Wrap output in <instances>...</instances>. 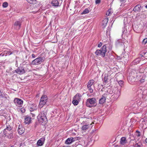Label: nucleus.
<instances>
[{"label": "nucleus", "instance_id": "obj_51", "mask_svg": "<svg viewBox=\"0 0 147 147\" xmlns=\"http://www.w3.org/2000/svg\"><path fill=\"white\" fill-rule=\"evenodd\" d=\"M136 132L137 133H140V132L138 130L136 131Z\"/></svg>", "mask_w": 147, "mask_h": 147}, {"label": "nucleus", "instance_id": "obj_28", "mask_svg": "<svg viewBox=\"0 0 147 147\" xmlns=\"http://www.w3.org/2000/svg\"><path fill=\"white\" fill-rule=\"evenodd\" d=\"M138 80H139L141 82H143L145 81V75H143L142 78L141 77L140 78H138Z\"/></svg>", "mask_w": 147, "mask_h": 147}, {"label": "nucleus", "instance_id": "obj_41", "mask_svg": "<svg viewBox=\"0 0 147 147\" xmlns=\"http://www.w3.org/2000/svg\"><path fill=\"white\" fill-rule=\"evenodd\" d=\"M137 103H135L134 104H132V106L133 107H136V106L137 107Z\"/></svg>", "mask_w": 147, "mask_h": 147}, {"label": "nucleus", "instance_id": "obj_5", "mask_svg": "<svg viewBox=\"0 0 147 147\" xmlns=\"http://www.w3.org/2000/svg\"><path fill=\"white\" fill-rule=\"evenodd\" d=\"M48 101V97L46 95H42L40 98L39 107L40 108L42 107L44 105L46 104Z\"/></svg>", "mask_w": 147, "mask_h": 147}, {"label": "nucleus", "instance_id": "obj_31", "mask_svg": "<svg viewBox=\"0 0 147 147\" xmlns=\"http://www.w3.org/2000/svg\"><path fill=\"white\" fill-rule=\"evenodd\" d=\"M134 147H142V145L140 143H138L135 144L134 145Z\"/></svg>", "mask_w": 147, "mask_h": 147}, {"label": "nucleus", "instance_id": "obj_17", "mask_svg": "<svg viewBox=\"0 0 147 147\" xmlns=\"http://www.w3.org/2000/svg\"><path fill=\"white\" fill-rule=\"evenodd\" d=\"M82 96L79 93H77L73 97L74 98L80 101L82 99Z\"/></svg>", "mask_w": 147, "mask_h": 147}, {"label": "nucleus", "instance_id": "obj_14", "mask_svg": "<svg viewBox=\"0 0 147 147\" xmlns=\"http://www.w3.org/2000/svg\"><path fill=\"white\" fill-rule=\"evenodd\" d=\"M18 133L21 135L23 134L24 131V129L23 127H22V125H19L18 126Z\"/></svg>", "mask_w": 147, "mask_h": 147}, {"label": "nucleus", "instance_id": "obj_50", "mask_svg": "<svg viewBox=\"0 0 147 147\" xmlns=\"http://www.w3.org/2000/svg\"><path fill=\"white\" fill-rule=\"evenodd\" d=\"M140 133H138V134L137 135V137H139L140 136Z\"/></svg>", "mask_w": 147, "mask_h": 147}, {"label": "nucleus", "instance_id": "obj_29", "mask_svg": "<svg viewBox=\"0 0 147 147\" xmlns=\"http://www.w3.org/2000/svg\"><path fill=\"white\" fill-rule=\"evenodd\" d=\"M108 19L107 18H105L102 21V25L105 27L106 26L108 22Z\"/></svg>", "mask_w": 147, "mask_h": 147}, {"label": "nucleus", "instance_id": "obj_34", "mask_svg": "<svg viewBox=\"0 0 147 147\" xmlns=\"http://www.w3.org/2000/svg\"><path fill=\"white\" fill-rule=\"evenodd\" d=\"M89 12V10L88 9H86L83 11L82 13V14H85L88 13Z\"/></svg>", "mask_w": 147, "mask_h": 147}, {"label": "nucleus", "instance_id": "obj_1", "mask_svg": "<svg viewBox=\"0 0 147 147\" xmlns=\"http://www.w3.org/2000/svg\"><path fill=\"white\" fill-rule=\"evenodd\" d=\"M85 104L87 107L90 108L95 107L97 105L96 100L94 98H89L86 100Z\"/></svg>", "mask_w": 147, "mask_h": 147}, {"label": "nucleus", "instance_id": "obj_13", "mask_svg": "<svg viewBox=\"0 0 147 147\" xmlns=\"http://www.w3.org/2000/svg\"><path fill=\"white\" fill-rule=\"evenodd\" d=\"M107 94H104L102 96V97L100 98L99 101V104H103L105 102L106 100V95Z\"/></svg>", "mask_w": 147, "mask_h": 147}, {"label": "nucleus", "instance_id": "obj_15", "mask_svg": "<svg viewBox=\"0 0 147 147\" xmlns=\"http://www.w3.org/2000/svg\"><path fill=\"white\" fill-rule=\"evenodd\" d=\"M141 5L140 4L136 5L133 9V11L135 12H138L141 10Z\"/></svg>", "mask_w": 147, "mask_h": 147}, {"label": "nucleus", "instance_id": "obj_24", "mask_svg": "<svg viewBox=\"0 0 147 147\" xmlns=\"http://www.w3.org/2000/svg\"><path fill=\"white\" fill-rule=\"evenodd\" d=\"M143 59H141L140 57H138L135 59L133 61V64L134 63V65L136 64L139 63L140 61L141 60H143Z\"/></svg>", "mask_w": 147, "mask_h": 147}, {"label": "nucleus", "instance_id": "obj_61", "mask_svg": "<svg viewBox=\"0 0 147 147\" xmlns=\"http://www.w3.org/2000/svg\"><path fill=\"white\" fill-rule=\"evenodd\" d=\"M102 89L101 90L102 91Z\"/></svg>", "mask_w": 147, "mask_h": 147}, {"label": "nucleus", "instance_id": "obj_58", "mask_svg": "<svg viewBox=\"0 0 147 147\" xmlns=\"http://www.w3.org/2000/svg\"><path fill=\"white\" fill-rule=\"evenodd\" d=\"M63 147H68L67 146H63Z\"/></svg>", "mask_w": 147, "mask_h": 147}, {"label": "nucleus", "instance_id": "obj_6", "mask_svg": "<svg viewBox=\"0 0 147 147\" xmlns=\"http://www.w3.org/2000/svg\"><path fill=\"white\" fill-rule=\"evenodd\" d=\"M93 123L89 124L86 123L84 124L83 123L82 126V129L84 132H85L88 129L91 128L93 126Z\"/></svg>", "mask_w": 147, "mask_h": 147}, {"label": "nucleus", "instance_id": "obj_25", "mask_svg": "<svg viewBox=\"0 0 147 147\" xmlns=\"http://www.w3.org/2000/svg\"><path fill=\"white\" fill-rule=\"evenodd\" d=\"M12 131H10L8 133L7 135H4L5 137H6L7 138L9 139L13 137Z\"/></svg>", "mask_w": 147, "mask_h": 147}, {"label": "nucleus", "instance_id": "obj_19", "mask_svg": "<svg viewBox=\"0 0 147 147\" xmlns=\"http://www.w3.org/2000/svg\"><path fill=\"white\" fill-rule=\"evenodd\" d=\"M47 110L46 109H45L43 111L40 112L38 116H40V117H46V114L47 113Z\"/></svg>", "mask_w": 147, "mask_h": 147}, {"label": "nucleus", "instance_id": "obj_42", "mask_svg": "<svg viewBox=\"0 0 147 147\" xmlns=\"http://www.w3.org/2000/svg\"><path fill=\"white\" fill-rule=\"evenodd\" d=\"M13 52H11L10 51H8L7 53V54L9 55H10L13 54Z\"/></svg>", "mask_w": 147, "mask_h": 147}, {"label": "nucleus", "instance_id": "obj_16", "mask_svg": "<svg viewBox=\"0 0 147 147\" xmlns=\"http://www.w3.org/2000/svg\"><path fill=\"white\" fill-rule=\"evenodd\" d=\"M45 140L44 138H41L38 140L37 143V144L38 146H42L44 143Z\"/></svg>", "mask_w": 147, "mask_h": 147}, {"label": "nucleus", "instance_id": "obj_4", "mask_svg": "<svg viewBox=\"0 0 147 147\" xmlns=\"http://www.w3.org/2000/svg\"><path fill=\"white\" fill-rule=\"evenodd\" d=\"M12 128L13 127L11 126L6 123V127L3 130V133L0 134V136H2L3 134V136H4V135H7V134L8 133L12 131Z\"/></svg>", "mask_w": 147, "mask_h": 147}, {"label": "nucleus", "instance_id": "obj_2", "mask_svg": "<svg viewBox=\"0 0 147 147\" xmlns=\"http://www.w3.org/2000/svg\"><path fill=\"white\" fill-rule=\"evenodd\" d=\"M106 44L104 45L100 49L97 50L95 52L96 56H100L104 57L105 56L106 53L107 52Z\"/></svg>", "mask_w": 147, "mask_h": 147}, {"label": "nucleus", "instance_id": "obj_20", "mask_svg": "<svg viewBox=\"0 0 147 147\" xmlns=\"http://www.w3.org/2000/svg\"><path fill=\"white\" fill-rule=\"evenodd\" d=\"M21 25V23L20 21H16L14 23V26L16 27V29H19Z\"/></svg>", "mask_w": 147, "mask_h": 147}, {"label": "nucleus", "instance_id": "obj_55", "mask_svg": "<svg viewBox=\"0 0 147 147\" xmlns=\"http://www.w3.org/2000/svg\"><path fill=\"white\" fill-rule=\"evenodd\" d=\"M145 141L147 143V138L146 139Z\"/></svg>", "mask_w": 147, "mask_h": 147}, {"label": "nucleus", "instance_id": "obj_44", "mask_svg": "<svg viewBox=\"0 0 147 147\" xmlns=\"http://www.w3.org/2000/svg\"><path fill=\"white\" fill-rule=\"evenodd\" d=\"M102 44L101 42H100L98 45V47H100L102 45Z\"/></svg>", "mask_w": 147, "mask_h": 147}, {"label": "nucleus", "instance_id": "obj_38", "mask_svg": "<svg viewBox=\"0 0 147 147\" xmlns=\"http://www.w3.org/2000/svg\"><path fill=\"white\" fill-rule=\"evenodd\" d=\"M147 42V38H146L144 39L142 42V43L143 44L145 45Z\"/></svg>", "mask_w": 147, "mask_h": 147}, {"label": "nucleus", "instance_id": "obj_37", "mask_svg": "<svg viewBox=\"0 0 147 147\" xmlns=\"http://www.w3.org/2000/svg\"><path fill=\"white\" fill-rule=\"evenodd\" d=\"M8 6V4L7 2H5L3 3V7L4 8H6Z\"/></svg>", "mask_w": 147, "mask_h": 147}, {"label": "nucleus", "instance_id": "obj_53", "mask_svg": "<svg viewBox=\"0 0 147 147\" xmlns=\"http://www.w3.org/2000/svg\"><path fill=\"white\" fill-rule=\"evenodd\" d=\"M120 1L121 2H124L125 1V0H120Z\"/></svg>", "mask_w": 147, "mask_h": 147}, {"label": "nucleus", "instance_id": "obj_21", "mask_svg": "<svg viewBox=\"0 0 147 147\" xmlns=\"http://www.w3.org/2000/svg\"><path fill=\"white\" fill-rule=\"evenodd\" d=\"M127 142V141L125 137H122L121 139L120 143L122 145H124Z\"/></svg>", "mask_w": 147, "mask_h": 147}, {"label": "nucleus", "instance_id": "obj_60", "mask_svg": "<svg viewBox=\"0 0 147 147\" xmlns=\"http://www.w3.org/2000/svg\"><path fill=\"white\" fill-rule=\"evenodd\" d=\"M32 114V116H33V115H33V114Z\"/></svg>", "mask_w": 147, "mask_h": 147}, {"label": "nucleus", "instance_id": "obj_26", "mask_svg": "<svg viewBox=\"0 0 147 147\" xmlns=\"http://www.w3.org/2000/svg\"><path fill=\"white\" fill-rule=\"evenodd\" d=\"M116 44L117 45H123L124 44L122 40L121 39L118 40L116 42Z\"/></svg>", "mask_w": 147, "mask_h": 147}, {"label": "nucleus", "instance_id": "obj_11", "mask_svg": "<svg viewBox=\"0 0 147 147\" xmlns=\"http://www.w3.org/2000/svg\"><path fill=\"white\" fill-rule=\"evenodd\" d=\"M77 140L76 138L71 137L67 138L65 141V143L66 144H71L73 142Z\"/></svg>", "mask_w": 147, "mask_h": 147}, {"label": "nucleus", "instance_id": "obj_32", "mask_svg": "<svg viewBox=\"0 0 147 147\" xmlns=\"http://www.w3.org/2000/svg\"><path fill=\"white\" fill-rule=\"evenodd\" d=\"M30 4H34L36 3V1L35 0H26Z\"/></svg>", "mask_w": 147, "mask_h": 147}, {"label": "nucleus", "instance_id": "obj_62", "mask_svg": "<svg viewBox=\"0 0 147 147\" xmlns=\"http://www.w3.org/2000/svg\"><path fill=\"white\" fill-rule=\"evenodd\" d=\"M1 91H0V94H1Z\"/></svg>", "mask_w": 147, "mask_h": 147}, {"label": "nucleus", "instance_id": "obj_18", "mask_svg": "<svg viewBox=\"0 0 147 147\" xmlns=\"http://www.w3.org/2000/svg\"><path fill=\"white\" fill-rule=\"evenodd\" d=\"M31 119L32 118L28 116H26L24 118L25 123L26 124H29L31 122Z\"/></svg>", "mask_w": 147, "mask_h": 147}, {"label": "nucleus", "instance_id": "obj_46", "mask_svg": "<svg viewBox=\"0 0 147 147\" xmlns=\"http://www.w3.org/2000/svg\"><path fill=\"white\" fill-rule=\"evenodd\" d=\"M30 111H33L34 110V109H33L32 108V107H30Z\"/></svg>", "mask_w": 147, "mask_h": 147}, {"label": "nucleus", "instance_id": "obj_10", "mask_svg": "<svg viewBox=\"0 0 147 147\" xmlns=\"http://www.w3.org/2000/svg\"><path fill=\"white\" fill-rule=\"evenodd\" d=\"M14 102L16 105L18 106H21L23 103V101L18 98H15L14 100Z\"/></svg>", "mask_w": 147, "mask_h": 147}, {"label": "nucleus", "instance_id": "obj_7", "mask_svg": "<svg viewBox=\"0 0 147 147\" xmlns=\"http://www.w3.org/2000/svg\"><path fill=\"white\" fill-rule=\"evenodd\" d=\"M114 96L115 99H117L121 94V89L115 88L113 90Z\"/></svg>", "mask_w": 147, "mask_h": 147}, {"label": "nucleus", "instance_id": "obj_49", "mask_svg": "<svg viewBox=\"0 0 147 147\" xmlns=\"http://www.w3.org/2000/svg\"><path fill=\"white\" fill-rule=\"evenodd\" d=\"M111 59H113L114 58V56L113 55H111Z\"/></svg>", "mask_w": 147, "mask_h": 147}, {"label": "nucleus", "instance_id": "obj_59", "mask_svg": "<svg viewBox=\"0 0 147 147\" xmlns=\"http://www.w3.org/2000/svg\"><path fill=\"white\" fill-rule=\"evenodd\" d=\"M101 86H102L103 87V85H101Z\"/></svg>", "mask_w": 147, "mask_h": 147}, {"label": "nucleus", "instance_id": "obj_23", "mask_svg": "<svg viewBox=\"0 0 147 147\" xmlns=\"http://www.w3.org/2000/svg\"><path fill=\"white\" fill-rule=\"evenodd\" d=\"M94 82L93 80H90L87 84V87H91Z\"/></svg>", "mask_w": 147, "mask_h": 147}, {"label": "nucleus", "instance_id": "obj_48", "mask_svg": "<svg viewBox=\"0 0 147 147\" xmlns=\"http://www.w3.org/2000/svg\"><path fill=\"white\" fill-rule=\"evenodd\" d=\"M143 57V55H142V54H140V56L139 57H140V58H141V59H143V58H142V57Z\"/></svg>", "mask_w": 147, "mask_h": 147}, {"label": "nucleus", "instance_id": "obj_12", "mask_svg": "<svg viewBox=\"0 0 147 147\" xmlns=\"http://www.w3.org/2000/svg\"><path fill=\"white\" fill-rule=\"evenodd\" d=\"M16 71L17 73L19 74H22L25 72L24 68L22 66H20L16 70Z\"/></svg>", "mask_w": 147, "mask_h": 147}, {"label": "nucleus", "instance_id": "obj_30", "mask_svg": "<svg viewBox=\"0 0 147 147\" xmlns=\"http://www.w3.org/2000/svg\"><path fill=\"white\" fill-rule=\"evenodd\" d=\"M79 101L73 98L72 103L75 106L77 105L79 103Z\"/></svg>", "mask_w": 147, "mask_h": 147}, {"label": "nucleus", "instance_id": "obj_39", "mask_svg": "<svg viewBox=\"0 0 147 147\" xmlns=\"http://www.w3.org/2000/svg\"><path fill=\"white\" fill-rule=\"evenodd\" d=\"M75 147H85V146L84 145L78 144L76 145Z\"/></svg>", "mask_w": 147, "mask_h": 147}, {"label": "nucleus", "instance_id": "obj_54", "mask_svg": "<svg viewBox=\"0 0 147 147\" xmlns=\"http://www.w3.org/2000/svg\"><path fill=\"white\" fill-rule=\"evenodd\" d=\"M144 7L145 8L147 9V5H144Z\"/></svg>", "mask_w": 147, "mask_h": 147}, {"label": "nucleus", "instance_id": "obj_22", "mask_svg": "<svg viewBox=\"0 0 147 147\" xmlns=\"http://www.w3.org/2000/svg\"><path fill=\"white\" fill-rule=\"evenodd\" d=\"M51 4L54 6L58 7L59 6V2L57 0H53L51 2Z\"/></svg>", "mask_w": 147, "mask_h": 147}, {"label": "nucleus", "instance_id": "obj_57", "mask_svg": "<svg viewBox=\"0 0 147 147\" xmlns=\"http://www.w3.org/2000/svg\"><path fill=\"white\" fill-rule=\"evenodd\" d=\"M16 64H18V61L17 60H16Z\"/></svg>", "mask_w": 147, "mask_h": 147}, {"label": "nucleus", "instance_id": "obj_43", "mask_svg": "<svg viewBox=\"0 0 147 147\" xmlns=\"http://www.w3.org/2000/svg\"><path fill=\"white\" fill-rule=\"evenodd\" d=\"M123 34H125L127 33V30H126L125 28H124L123 29Z\"/></svg>", "mask_w": 147, "mask_h": 147}, {"label": "nucleus", "instance_id": "obj_45", "mask_svg": "<svg viewBox=\"0 0 147 147\" xmlns=\"http://www.w3.org/2000/svg\"><path fill=\"white\" fill-rule=\"evenodd\" d=\"M20 110L22 113H24L25 111V110L23 108H21Z\"/></svg>", "mask_w": 147, "mask_h": 147}, {"label": "nucleus", "instance_id": "obj_27", "mask_svg": "<svg viewBox=\"0 0 147 147\" xmlns=\"http://www.w3.org/2000/svg\"><path fill=\"white\" fill-rule=\"evenodd\" d=\"M109 76L107 74H105L104 76V79L103 80V81L105 83L107 84L108 82V79Z\"/></svg>", "mask_w": 147, "mask_h": 147}, {"label": "nucleus", "instance_id": "obj_36", "mask_svg": "<svg viewBox=\"0 0 147 147\" xmlns=\"http://www.w3.org/2000/svg\"><path fill=\"white\" fill-rule=\"evenodd\" d=\"M112 13V12H111V9H109L108 11L107 12L106 14L107 16H109L111 15Z\"/></svg>", "mask_w": 147, "mask_h": 147}, {"label": "nucleus", "instance_id": "obj_3", "mask_svg": "<svg viewBox=\"0 0 147 147\" xmlns=\"http://www.w3.org/2000/svg\"><path fill=\"white\" fill-rule=\"evenodd\" d=\"M138 77V76L137 75L136 71L133 70L129 74L128 80L129 81H130L131 82H133L135 81L136 78Z\"/></svg>", "mask_w": 147, "mask_h": 147}, {"label": "nucleus", "instance_id": "obj_8", "mask_svg": "<svg viewBox=\"0 0 147 147\" xmlns=\"http://www.w3.org/2000/svg\"><path fill=\"white\" fill-rule=\"evenodd\" d=\"M43 59L42 57L37 58L33 60L32 62V64L33 65H39L43 62Z\"/></svg>", "mask_w": 147, "mask_h": 147}, {"label": "nucleus", "instance_id": "obj_47", "mask_svg": "<svg viewBox=\"0 0 147 147\" xmlns=\"http://www.w3.org/2000/svg\"><path fill=\"white\" fill-rule=\"evenodd\" d=\"M32 57L33 58H34L36 57L35 55L34 54H33L32 55Z\"/></svg>", "mask_w": 147, "mask_h": 147}, {"label": "nucleus", "instance_id": "obj_33", "mask_svg": "<svg viewBox=\"0 0 147 147\" xmlns=\"http://www.w3.org/2000/svg\"><path fill=\"white\" fill-rule=\"evenodd\" d=\"M119 85L121 87H122L123 86V82L122 80H120L117 81Z\"/></svg>", "mask_w": 147, "mask_h": 147}, {"label": "nucleus", "instance_id": "obj_35", "mask_svg": "<svg viewBox=\"0 0 147 147\" xmlns=\"http://www.w3.org/2000/svg\"><path fill=\"white\" fill-rule=\"evenodd\" d=\"M87 87L90 93H92L93 92V90L91 87Z\"/></svg>", "mask_w": 147, "mask_h": 147}, {"label": "nucleus", "instance_id": "obj_52", "mask_svg": "<svg viewBox=\"0 0 147 147\" xmlns=\"http://www.w3.org/2000/svg\"><path fill=\"white\" fill-rule=\"evenodd\" d=\"M132 55L133 56H134L135 55V53H134L132 52Z\"/></svg>", "mask_w": 147, "mask_h": 147}, {"label": "nucleus", "instance_id": "obj_40", "mask_svg": "<svg viewBox=\"0 0 147 147\" xmlns=\"http://www.w3.org/2000/svg\"><path fill=\"white\" fill-rule=\"evenodd\" d=\"M95 2L96 4H99L100 3L101 0H96Z\"/></svg>", "mask_w": 147, "mask_h": 147}, {"label": "nucleus", "instance_id": "obj_56", "mask_svg": "<svg viewBox=\"0 0 147 147\" xmlns=\"http://www.w3.org/2000/svg\"><path fill=\"white\" fill-rule=\"evenodd\" d=\"M127 18H125L124 19V21H125L126 20H127Z\"/></svg>", "mask_w": 147, "mask_h": 147}, {"label": "nucleus", "instance_id": "obj_9", "mask_svg": "<svg viewBox=\"0 0 147 147\" xmlns=\"http://www.w3.org/2000/svg\"><path fill=\"white\" fill-rule=\"evenodd\" d=\"M37 119L39 122L43 125H45L47 122V119L46 117H40V116H38Z\"/></svg>", "mask_w": 147, "mask_h": 147}]
</instances>
